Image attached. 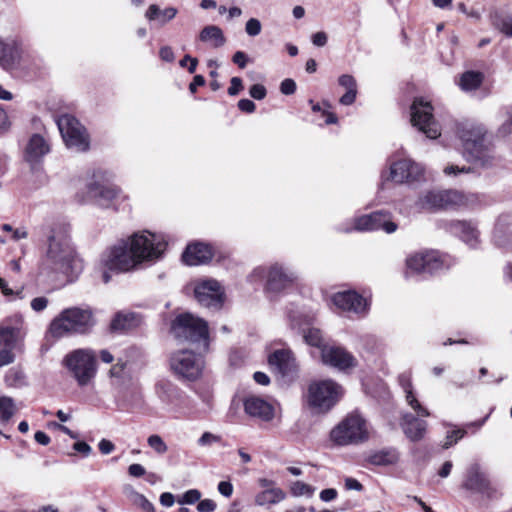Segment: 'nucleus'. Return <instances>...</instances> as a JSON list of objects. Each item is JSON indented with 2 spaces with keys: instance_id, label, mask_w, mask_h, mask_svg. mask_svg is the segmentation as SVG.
Listing matches in <instances>:
<instances>
[{
  "instance_id": "36",
  "label": "nucleus",
  "mask_w": 512,
  "mask_h": 512,
  "mask_svg": "<svg viewBox=\"0 0 512 512\" xmlns=\"http://www.w3.org/2000/svg\"><path fill=\"white\" fill-rule=\"evenodd\" d=\"M137 324V319L133 313H117L111 322L113 330H127Z\"/></svg>"
},
{
  "instance_id": "31",
  "label": "nucleus",
  "mask_w": 512,
  "mask_h": 512,
  "mask_svg": "<svg viewBox=\"0 0 512 512\" xmlns=\"http://www.w3.org/2000/svg\"><path fill=\"white\" fill-rule=\"evenodd\" d=\"M286 498V493L279 487H273L260 491L255 496V503L258 506L275 505Z\"/></svg>"
},
{
  "instance_id": "33",
  "label": "nucleus",
  "mask_w": 512,
  "mask_h": 512,
  "mask_svg": "<svg viewBox=\"0 0 512 512\" xmlns=\"http://www.w3.org/2000/svg\"><path fill=\"white\" fill-rule=\"evenodd\" d=\"M511 234V222L508 217H499L493 230V239L497 245H503Z\"/></svg>"
},
{
  "instance_id": "64",
  "label": "nucleus",
  "mask_w": 512,
  "mask_h": 512,
  "mask_svg": "<svg viewBox=\"0 0 512 512\" xmlns=\"http://www.w3.org/2000/svg\"><path fill=\"white\" fill-rule=\"evenodd\" d=\"M500 132L504 135L512 133V109L507 114V119L502 124Z\"/></svg>"
},
{
  "instance_id": "4",
  "label": "nucleus",
  "mask_w": 512,
  "mask_h": 512,
  "mask_svg": "<svg viewBox=\"0 0 512 512\" xmlns=\"http://www.w3.org/2000/svg\"><path fill=\"white\" fill-rule=\"evenodd\" d=\"M171 331L179 342L195 345L197 350H208V324L203 319L190 313L179 315L173 321Z\"/></svg>"
},
{
  "instance_id": "61",
  "label": "nucleus",
  "mask_w": 512,
  "mask_h": 512,
  "mask_svg": "<svg viewBox=\"0 0 512 512\" xmlns=\"http://www.w3.org/2000/svg\"><path fill=\"white\" fill-rule=\"evenodd\" d=\"M218 491L225 497H230L233 493V485L229 481H221L218 484Z\"/></svg>"
},
{
  "instance_id": "12",
  "label": "nucleus",
  "mask_w": 512,
  "mask_h": 512,
  "mask_svg": "<svg viewBox=\"0 0 512 512\" xmlns=\"http://www.w3.org/2000/svg\"><path fill=\"white\" fill-rule=\"evenodd\" d=\"M442 267V261L434 251L418 252L406 259L407 274L433 273Z\"/></svg>"
},
{
  "instance_id": "34",
  "label": "nucleus",
  "mask_w": 512,
  "mask_h": 512,
  "mask_svg": "<svg viewBox=\"0 0 512 512\" xmlns=\"http://www.w3.org/2000/svg\"><path fill=\"white\" fill-rule=\"evenodd\" d=\"M443 209L457 208L467 204V197L457 190L442 191Z\"/></svg>"
},
{
  "instance_id": "23",
  "label": "nucleus",
  "mask_w": 512,
  "mask_h": 512,
  "mask_svg": "<svg viewBox=\"0 0 512 512\" xmlns=\"http://www.w3.org/2000/svg\"><path fill=\"white\" fill-rule=\"evenodd\" d=\"M333 303L340 309L354 313H362L366 310V300L356 292H339L333 296Z\"/></svg>"
},
{
  "instance_id": "28",
  "label": "nucleus",
  "mask_w": 512,
  "mask_h": 512,
  "mask_svg": "<svg viewBox=\"0 0 512 512\" xmlns=\"http://www.w3.org/2000/svg\"><path fill=\"white\" fill-rule=\"evenodd\" d=\"M402 428L405 435L411 441H419L424 437L427 423L424 420H419L411 414H407L403 417Z\"/></svg>"
},
{
  "instance_id": "32",
  "label": "nucleus",
  "mask_w": 512,
  "mask_h": 512,
  "mask_svg": "<svg viewBox=\"0 0 512 512\" xmlns=\"http://www.w3.org/2000/svg\"><path fill=\"white\" fill-rule=\"evenodd\" d=\"M416 206L424 210L443 209L442 191H427L423 193L417 200Z\"/></svg>"
},
{
  "instance_id": "17",
  "label": "nucleus",
  "mask_w": 512,
  "mask_h": 512,
  "mask_svg": "<svg viewBox=\"0 0 512 512\" xmlns=\"http://www.w3.org/2000/svg\"><path fill=\"white\" fill-rule=\"evenodd\" d=\"M322 362L326 365L344 371L356 366L354 356L342 347L324 346L321 352Z\"/></svg>"
},
{
  "instance_id": "21",
  "label": "nucleus",
  "mask_w": 512,
  "mask_h": 512,
  "mask_svg": "<svg viewBox=\"0 0 512 512\" xmlns=\"http://www.w3.org/2000/svg\"><path fill=\"white\" fill-rule=\"evenodd\" d=\"M297 276L290 271L284 270L282 266L275 264L270 267L267 277V289L273 292H279L289 287Z\"/></svg>"
},
{
  "instance_id": "42",
  "label": "nucleus",
  "mask_w": 512,
  "mask_h": 512,
  "mask_svg": "<svg viewBox=\"0 0 512 512\" xmlns=\"http://www.w3.org/2000/svg\"><path fill=\"white\" fill-rule=\"evenodd\" d=\"M133 504L139 506L144 512H155L153 504L141 493H132Z\"/></svg>"
},
{
  "instance_id": "24",
  "label": "nucleus",
  "mask_w": 512,
  "mask_h": 512,
  "mask_svg": "<svg viewBox=\"0 0 512 512\" xmlns=\"http://www.w3.org/2000/svg\"><path fill=\"white\" fill-rule=\"evenodd\" d=\"M212 256V249L209 245L195 243L187 246L182 258L187 265L197 266L209 262Z\"/></svg>"
},
{
  "instance_id": "59",
  "label": "nucleus",
  "mask_w": 512,
  "mask_h": 512,
  "mask_svg": "<svg viewBox=\"0 0 512 512\" xmlns=\"http://www.w3.org/2000/svg\"><path fill=\"white\" fill-rule=\"evenodd\" d=\"M338 493L334 488H327L320 492V499L324 502H330L336 499Z\"/></svg>"
},
{
  "instance_id": "19",
  "label": "nucleus",
  "mask_w": 512,
  "mask_h": 512,
  "mask_svg": "<svg viewBox=\"0 0 512 512\" xmlns=\"http://www.w3.org/2000/svg\"><path fill=\"white\" fill-rule=\"evenodd\" d=\"M446 229L454 236L460 238L471 248H476L480 243V232L471 221L455 220L446 224Z\"/></svg>"
},
{
  "instance_id": "26",
  "label": "nucleus",
  "mask_w": 512,
  "mask_h": 512,
  "mask_svg": "<svg viewBox=\"0 0 512 512\" xmlns=\"http://www.w3.org/2000/svg\"><path fill=\"white\" fill-rule=\"evenodd\" d=\"M49 151L50 147L45 139L39 134H34L26 146L25 159L30 163H36Z\"/></svg>"
},
{
  "instance_id": "37",
  "label": "nucleus",
  "mask_w": 512,
  "mask_h": 512,
  "mask_svg": "<svg viewBox=\"0 0 512 512\" xmlns=\"http://www.w3.org/2000/svg\"><path fill=\"white\" fill-rule=\"evenodd\" d=\"M483 80V76L479 72L468 71L462 74L459 86L464 91H471L477 89Z\"/></svg>"
},
{
  "instance_id": "16",
  "label": "nucleus",
  "mask_w": 512,
  "mask_h": 512,
  "mask_svg": "<svg viewBox=\"0 0 512 512\" xmlns=\"http://www.w3.org/2000/svg\"><path fill=\"white\" fill-rule=\"evenodd\" d=\"M88 198L101 207H109L121 195L118 187L105 185L94 179L86 186Z\"/></svg>"
},
{
  "instance_id": "48",
  "label": "nucleus",
  "mask_w": 512,
  "mask_h": 512,
  "mask_svg": "<svg viewBox=\"0 0 512 512\" xmlns=\"http://www.w3.org/2000/svg\"><path fill=\"white\" fill-rule=\"evenodd\" d=\"M23 378L24 376L22 372L11 369L5 376V382L8 386H15L17 383L22 381Z\"/></svg>"
},
{
  "instance_id": "22",
  "label": "nucleus",
  "mask_w": 512,
  "mask_h": 512,
  "mask_svg": "<svg viewBox=\"0 0 512 512\" xmlns=\"http://www.w3.org/2000/svg\"><path fill=\"white\" fill-rule=\"evenodd\" d=\"M21 58L20 43L15 39L6 41L0 39V65L5 70H11Z\"/></svg>"
},
{
  "instance_id": "10",
  "label": "nucleus",
  "mask_w": 512,
  "mask_h": 512,
  "mask_svg": "<svg viewBox=\"0 0 512 512\" xmlns=\"http://www.w3.org/2000/svg\"><path fill=\"white\" fill-rule=\"evenodd\" d=\"M431 103L423 98H416L411 106V122L427 138L436 139L441 135L439 125L433 117Z\"/></svg>"
},
{
  "instance_id": "8",
  "label": "nucleus",
  "mask_w": 512,
  "mask_h": 512,
  "mask_svg": "<svg viewBox=\"0 0 512 512\" xmlns=\"http://www.w3.org/2000/svg\"><path fill=\"white\" fill-rule=\"evenodd\" d=\"M331 440L338 445L357 444L368 439L365 420L357 414L348 415L330 433Z\"/></svg>"
},
{
  "instance_id": "41",
  "label": "nucleus",
  "mask_w": 512,
  "mask_h": 512,
  "mask_svg": "<svg viewBox=\"0 0 512 512\" xmlns=\"http://www.w3.org/2000/svg\"><path fill=\"white\" fill-rule=\"evenodd\" d=\"M148 446L153 449L157 454H165L168 450L167 444L157 434L150 435L147 439Z\"/></svg>"
},
{
  "instance_id": "35",
  "label": "nucleus",
  "mask_w": 512,
  "mask_h": 512,
  "mask_svg": "<svg viewBox=\"0 0 512 512\" xmlns=\"http://www.w3.org/2000/svg\"><path fill=\"white\" fill-rule=\"evenodd\" d=\"M399 459V455L396 450H382L372 454L369 457V462L373 465L386 466L395 464Z\"/></svg>"
},
{
  "instance_id": "39",
  "label": "nucleus",
  "mask_w": 512,
  "mask_h": 512,
  "mask_svg": "<svg viewBox=\"0 0 512 512\" xmlns=\"http://www.w3.org/2000/svg\"><path fill=\"white\" fill-rule=\"evenodd\" d=\"M315 487L307 484V483H304L302 481H294L290 484V493L294 496V497H301V496H306V497H312L315 493Z\"/></svg>"
},
{
  "instance_id": "3",
  "label": "nucleus",
  "mask_w": 512,
  "mask_h": 512,
  "mask_svg": "<svg viewBox=\"0 0 512 512\" xmlns=\"http://www.w3.org/2000/svg\"><path fill=\"white\" fill-rule=\"evenodd\" d=\"M95 324L90 309L72 307L64 309L50 323L48 333L56 339L72 334L87 333Z\"/></svg>"
},
{
  "instance_id": "55",
  "label": "nucleus",
  "mask_w": 512,
  "mask_h": 512,
  "mask_svg": "<svg viewBox=\"0 0 512 512\" xmlns=\"http://www.w3.org/2000/svg\"><path fill=\"white\" fill-rule=\"evenodd\" d=\"M48 303L46 297H36L31 301V308L36 312H41L48 306Z\"/></svg>"
},
{
  "instance_id": "5",
  "label": "nucleus",
  "mask_w": 512,
  "mask_h": 512,
  "mask_svg": "<svg viewBox=\"0 0 512 512\" xmlns=\"http://www.w3.org/2000/svg\"><path fill=\"white\" fill-rule=\"evenodd\" d=\"M342 388L332 380L313 381L305 394V402L315 413L329 411L342 396Z\"/></svg>"
},
{
  "instance_id": "13",
  "label": "nucleus",
  "mask_w": 512,
  "mask_h": 512,
  "mask_svg": "<svg viewBox=\"0 0 512 512\" xmlns=\"http://www.w3.org/2000/svg\"><path fill=\"white\" fill-rule=\"evenodd\" d=\"M25 335L24 320L21 315H13L0 324V349L15 348Z\"/></svg>"
},
{
  "instance_id": "25",
  "label": "nucleus",
  "mask_w": 512,
  "mask_h": 512,
  "mask_svg": "<svg viewBox=\"0 0 512 512\" xmlns=\"http://www.w3.org/2000/svg\"><path fill=\"white\" fill-rule=\"evenodd\" d=\"M244 409L248 415L265 422L271 421L274 418L273 406L258 397L247 398L244 402Z\"/></svg>"
},
{
  "instance_id": "27",
  "label": "nucleus",
  "mask_w": 512,
  "mask_h": 512,
  "mask_svg": "<svg viewBox=\"0 0 512 512\" xmlns=\"http://www.w3.org/2000/svg\"><path fill=\"white\" fill-rule=\"evenodd\" d=\"M484 136L485 131L482 127H472L462 132L461 139L465 149L478 156L482 151Z\"/></svg>"
},
{
  "instance_id": "60",
  "label": "nucleus",
  "mask_w": 512,
  "mask_h": 512,
  "mask_svg": "<svg viewBox=\"0 0 512 512\" xmlns=\"http://www.w3.org/2000/svg\"><path fill=\"white\" fill-rule=\"evenodd\" d=\"M128 473L130 476L138 478L145 475L146 470L141 464L134 463L128 467Z\"/></svg>"
},
{
  "instance_id": "29",
  "label": "nucleus",
  "mask_w": 512,
  "mask_h": 512,
  "mask_svg": "<svg viewBox=\"0 0 512 512\" xmlns=\"http://www.w3.org/2000/svg\"><path fill=\"white\" fill-rule=\"evenodd\" d=\"M178 13L177 8L167 7L161 9L156 4H151L145 12V18L150 22H157L160 26L166 25L168 22L173 20Z\"/></svg>"
},
{
  "instance_id": "6",
  "label": "nucleus",
  "mask_w": 512,
  "mask_h": 512,
  "mask_svg": "<svg viewBox=\"0 0 512 512\" xmlns=\"http://www.w3.org/2000/svg\"><path fill=\"white\" fill-rule=\"evenodd\" d=\"M64 366L80 387L89 385L97 372L96 355L90 349H76L63 359Z\"/></svg>"
},
{
  "instance_id": "40",
  "label": "nucleus",
  "mask_w": 512,
  "mask_h": 512,
  "mask_svg": "<svg viewBox=\"0 0 512 512\" xmlns=\"http://www.w3.org/2000/svg\"><path fill=\"white\" fill-rule=\"evenodd\" d=\"M303 338L305 342L311 346L318 347L322 350V348L325 346L323 345V338L321 331L317 328H308L303 329Z\"/></svg>"
},
{
  "instance_id": "63",
  "label": "nucleus",
  "mask_w": 512,
  "mask_h": 512,
  "mask_svg": "<svg viewBox=\"0 0 512 512\" xmlns=\"http://www.w3.org/2000/svg\"><path fill=\"white\" fill-rule=\"evenodd\" d=\"M499 29L507 36H512V16L504 18L499 25Z\"/></svg>"
},
{
  "instance_id": "57",
  "label": "nucleus",
  "mask_w": 512,
  "mask_h": 512,
  "mask_svg": "<svg viewBox=\"0 0 512 512\" xmlns=\"http://www.w3.org/2000/svg\"><path fill=\"white\" fill-rule=\"evenodd\" d=\"M232 61L238 65L239 68L243 69L247 65L248 58L243 51H237L234 53Z\"/></svg>"
},
{
  "instance_id": "30",
  "label": "nucleus",
  "mask_w": 512,
  "mask_h": 512,
  "mask_svg": "<svg viewBox=\"0 0 512 512\" xmlns=\"http://www.w3.org/2000/svg\"><path fill=\"white\" fill-rule=\"evenodd\" d=\"M199 39L213 48H219L226 42L222 29L215 25L205 26L199 34Z\"/></svg>"
},
{
  "instance_id": "56",
  "label": "nucleus",
  "mask_w": 512,
  "mask_h": 512,
  "mask_svg": "<svg viewBox=\"0 0 512 512\" xmlns=\"http://www.w3.org/2000/svg\"><path fill=\"white\" fill-rule=\"evenodd\" d=\"M126 368V363L122 361H118L114 364L110 369V376L115 378H121L124 374Z\"/></svg>"
},
{
  "instance_id": "62",
  "label": "nucleus",
  "mask_w": 512,
  "mask_h": 512,
  "mask_svg": "<svg viewBox=\"0 0 512 512\" xmlns=\"http://www.w3.org/2000/svg\"><path fill=\"white\" fill-rule=\"evenodd\" d=\"M99 450L102 454L108 455L115 449V445L107 439H102L98 444Z\"/></svg>"
},
{
  "instance_id": "18",
  "label": "nucleus",
  "mask_w": 512,
  "mask_h": 512,
  "mask_svg": "<svg viewBox=\"0 0 512 512\" xmlns=\"http://www.w3.org/2000/svg\"><path fill=\"white\" fill-rule=\"evenodd\" d=\"M423 174L422 167L412 160L404 159L394 162L390 166L389 179L395 183H404L418 180Z\"/></svg>"
},
{
  "instance_id": "2",
  "label": "nucleus",
  "mask_w": 512,
  "mask_h": 512,
  "mask_svg": "<svg viewBox=\"0 0 512 512\" xmlns=\"http://www.w3.org/2000/svg\"><path fill=\"white\" fill-rule=\"evenodd\" d=\"M47 241L45 263L48 268L68 277L82 271L83 263L71 244L67 225L53 223L49 227Z\"/></svg>"
},
{
  "instance_id": "14",
  "label": "nucleus",
  "mask_w": 512,
  "mask_h": 512,
  "mask_svg": "<svg viewBox=\"0 0 512 512\" xmlns=\"http://www.w3.org/2000/svg\"><path fill=\"white\" fill-rule=\"evenodd\" d=\"M357 231H373L383 229L386 233H393L397 225L391 221L390 216L383 212H374L355 219L353 228Z\"/></svg>"
},
{
  "instance_id": "47",
  "label": "nucleus",
  "mask_w": 512,
  "mask_h": 512,
  "mask_svg": "<svg viewBox=\"0 0 512 512\" xmlns=\"http://www.w3.org/2000/svg\"><path fill=\"white\" fill-rule=\"evenodd\" d=\"M14 348H3L0 349V367L9 365L14 362L15 355L13 353Z\"/></svg>"
},
{
  "instance_id": "50",
  "label": "nucleus",
  "mask_w": 512,
  "mask_h": 512,
  "mask_svg": "<svg viewBox=\"0 0 512 512\" xmlns=\"http://www.w3.org/2000/svg\"><path fill=\"white\" fill-rule=\"evenodd\" d=\"M465 435V430H453L451 431L447 437L446 442L444 443L443 447L448 448L451 445L455 444L459 439H461Z\"/></svg>"
},
{
  "instance_id": "38",
  "label": "nucleus",
  "mask_w": 512,
  "mask_h": 512,
  "mask_svg": "<svg viewBox=\"0 0 512 512\" xmlns=\"http://www.w3.org/2000/svg\"><path fill=\"white\" fill-rule=\"evenodd\" d=\"M14 400L9 396H0V420L8 422L16 413Z\"/></svg>"
},
{
  "instance_id": "51",
  "label": "nucleus",
  "mask_w": 512,
  "mask_h": 512,
  "mask_svg": "<svg viewBox=\"0 0 512 512\" xmlns=\"http://www.w3.org/2000/svg\"><path fill=\"white\" fill-rule=\"evenodd\" d=\"M249 94L252 98L256 100H262L265 98L267 91L266 88L262 84H254L250 90Z\"/></svg>"
},
{
  "instance_id": "44",
  "label": "nucleus",
  "mask_w": 512,
  "mask_h": 512,
  "mask_svg": "<svg viewBox=\"0 0 512 512\" xmlns=\"http://www.w3.org/2000/svg\"><path fill=\"white\" fill-rule=\"evenodd\" d=\"M201 492L198 489L187 490L181 497L177 499V502L183 504H195L201 499Z\"/></svg>"
},
{
  "instance_id": "15",
  "label": "nucleus",
  "mask_w": 512,
  "mask_h": 512,
  "mask_svg": "<svg viewBox=\"0 0 512 512\" xmlns=\"http://www.w3.org/2000/svg\"><path fill=\"white\" fill-rule=\"evenodd\" d=\"M463 488L483 497H493L495 490L491 486L490 481L485 474L480 471L478 465H472L468 468L465 480L462 484Z\"/></svg>"
},
{
  "instance_id": "53",
  "label": "nucleus",
  "mask_w": 512,
  "mask_h": 512,
  "mask_svg": "<svg viewBox=\"0 0 512 512\" xmlns=\"http://www.w3.org/2000/svg\"><path fill=\"white\" fill-rule=\"evenodd\" d=\"M216 503L211 499L199 500L197 510L199 512H213L216 509Z\"/></svg>"
},
{
  "instance_id": "11",
  "label": "nucleus",
  "mask_w": 512,
  "mask_h": 512,
  "mask_svg": "<svg viewBox=\"0 0 512 512\" xmlns=\"http://www.w3.org/2000/svg\"><path fill=\"white\" fill-rule=\"evenodd\" d=\"M197 301L207 308L220 309L223 304V290L216 280L200 281L194 289Z\"/></svg>"
},
{
  "instance_id": "7",
  "label": "nucleus",
  "mask_w": 512,
  "mask_h": 512,
  "mask_svg": "<svg viewBox=\"0 0 512 512\" xmlns=\"http://www.w3.org/2000/svg\"><path fill=\"white\" fill-rule=\"evenodd\" d=\"M198 350L194 352L189 349H182L174 352L170 357V368L179 378L195 381L201 377L205 361L203 353Z\"/></svg>"
},
{
  "instance_id": "46",
  "label": "nucleus",
  "mask_w": 512,
  "mask_h": 512,
  "mask_svg": "<svg viewBox=\"0 0 512 512\" xmlns=\"http://www.w3.org/2000/svg\"><path fill=\"white\" fill-rule=\"evenodd\" d=\"M338 83L347 91L357 90L356 80L352 75L343 74L339 77Z\"/></svg>"
},
{
  "instance_id": "1",
  "label": "nucleus",
  "mask_w": 512,
  "mask_h": 512,
  "mask_svg": "<svg viewBox=\"0 0 512 512\" xmlns=\"http://www.w3.org/2000/svg\"><path fill=\"white\" fill-rule=\"evenodd\" d=\"M165 248L166 243L157 235L147 230L139 231L107 248L99 264L104 270L129 272L138 269L143 263L159 259Z\"/></svg>"
},
{
  "instance_id": "58",
  "label": "nucleus",
  "mask_w": 512,
  "mask_h": 512,
  "mask_svg": "<svg viewBox=\"0 0 512 512\" xmlns=\"http://www.w3.org/2000/svg\"><path fill=\"white\" fill-rule=\"evenodd\" d=\"M242 88V80L239 77H233L231 79V86L228 88V93L231 96L237 95Z\"/></svg>"
},
{
  "instance_id": "9",
  "label": "nucleus",
  "mask_w": 512,
  "mask_h": 512,
  "mask_svg": "<svg viewBox=\"0 0 512 512\" xmlns=\"http://www.w3.org/2000/svg\"><path fill=\"white\" fill-rule=\"evenodd\" d=\"M57 125L67 148L85 152L90 147V139L85 127L73 116L62 115Z\"/></svg>"
},
{
  "instance_id": "49",
  "label": "nucleus",
  "mask_w": 512,
  "mask_h": 512,
  "mask_svg": "<svg viewBox=\"0 0 512 512\" xmlns=\"http://www.w3.org/2000/svg\"><path fill=\"white\" fill-rule=\"evenodd\" d=\"M221 440L220 436L212 434L210 432H205L202 434V436L198 439V445L199 446H209L213 443H217Z\"/></svg>"
},
{
  "instance_id": "54",
  "label": "nucleus",
  "mask_w": 512,
  "mask_h": 512,
  "mask_svg": "<svg viewBox=\"0 0 512 512\" xmlns=\"http://www.w3.org/2000/svg\"><path fill=\"white\" fill-rule=\"evenodd\" d=\"M344 487L348 491L354 490L360 492L363 490V485L357 479L352 477H346L344 479Z\"/></svg>"
},
{
  "instance_id": "20",
  "label": "nucleus",
  "mask_w": 512,
  "mask_h": 512,
  "mask_svg": "<svg viewBox=\"0 0 512 512\" xmlns=\"http://www.w3.org/2000/svg\"><path fill=\"white\" fill-rule=\"evenodd\" d=\"M270 367L282 376L292 375L297 368L295 359L287 349L274 351L268 358Z\"/></svg>"
},
{
  "instance_id": "52",
  "label": "nucleus",
  "mask_w": 512,
  "mask_h": 512,
  "mask_svg": "<svg viewBox=\"0 0 512 512\" xmlns=\"http://www.w3.org/2000/svg\"><path fill=\"white\" fill-rule=\"evenodd\" d=\"M280 91L284 95H291L296 91V83L294 80L287 78L281 82Z\"/></svg>"
},
{
  "instance_id": "43",
  "label": "nucleus",
  "mask_w": 512,
  "mask_h": 512,
  "mask_svg": "<svg viewBox=\"0 0 512 512\" xmlns=\"http://www.w3.org/2000/svg\"><path fill=\"white\" fill-rule=\"evenodd\" d=\"M405 393L408 404L418 413L419 416L428 417L430 415L428 410L422 407L418 400L415 398L412 388L405 391Z\"/></svg>"
},
{
  "instance_id": "45",
  "label": "nucleus",
  "mask_w": 512,
  "mask_h": 512,
  "mask_svg": "<svg viewBox=\"0 0 512 512\" xmlns=\"http://www.w3.org/2000/svg\"><path fill=\"white\" fill-rule=\"evenodd\" d=\"M261 23L256 18H251L246 22L245 31L249 36H257L261 32Z\"/></svg>"
}]
</instances>
